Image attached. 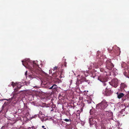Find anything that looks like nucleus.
I'll return each mask as SVG.
<instances>
[{
  "instance_id": "obj_26",
  "label": "nucleus",
  "mask_w": 129,
  "mask_h": 129,
  "mask_svg": "<svg viewBox=\"0 0 129 129\" xmlns=\"http://www.w3.org/2000/svg\"><path fill=\"white\" fill-rule=\"evenodd\" d=\"M44 127H45V126H44L43 125V126H42V127L43 128H44Z\"/></svg>"
},
{
  "instance_id": "obj_16",
  "label": "nucleus",
  "mask_w": 129,
  "mask_h": 129,
  "mask_svg": "<svg viewBox=\"0 0 129 129\" xmlns=\"http://www.w3.org/2000/svg\"><path fill=\"white\" fill-rule=\"evenodd\" d=\"M86 78L83 76H81L80 79V82L81 83L85 81Z\"/></svg>"
},
{
  "instance_id": "obj_9",
  "label": "nucleus",
  "mask_w": 129,
  "mask_h": 129,
  "mask_svg": "<svg viewBox=\"0 0 129 129\" xmlns=\"http://www.w3.org/2000/svg\"><path fill=\"white\" fill-rule=\"evenodd\" d=\"M95 119V118H91L89 119V123L90 126L93 125L95 124L96 121Z\"/></svg>"
},
{
  "instance_id": "obj_27",
  "label": "nucleus",
  "mask_w": 129,
  "mask_h": 129,
  "mask_svg": "<svg viewBox=\"0 0 129 129\" xmlns=\"http://www.w3.org/2000/svg\"><path fill=\"white\" fill-rule=\"evenodd\" d=\"M6 99H1V100H0V101H3V100H6Z\"/></svg>"
},
{
  "instance_id": "obj_1",
  "label": "nucleus",
  "mask_w": 129,
  "mask_h": 129,
  "mask_svg": "<svg viewBox=\"0 0 129 129\" xmlns=\"http://www.w3.org/2000/svg\"><path fill=\"white\" fill-rule=\"evenodd\" d=\"M23 65L26 68H28L31 71L35 72V71L38 67L39 65L37 63V61H34L33 63H31V66L29 65V62H27L26 61H24L23 60L22 61Z\"/></svg>"
},
{
  "instance_id": "obj_23",
  "label": "nucleus",
  "mask_w": 129,
  "mask_h": 129,
  "mask_svg": "<svg viewBox=\"0 0 129 129\" xmlns=\"http://www.w3.org/2000/svg\"><path fill=\"white\" fill-rule=\"evenodd\" d=\"M57 67H54V68H53V69H53V70H56V69H57Z\"/></svg>"
},
{
  "instance_id": "obj_11",
  "label": "nucleus",
  "mask_w": 129,
  "mask_h": 129,
  "mask_svg": "<svg viewBox=\"0 0 129 129\" xmlns=\"http://www.w3.org/2000/svg\"><path fill=\"white\" fill-rule=\"evenodd\" d=\"M117 95V97L119 99H120L124 96V94L122 93L117 92L116 93Z\"/></svg>"
},
{
  "instance_id": "obj_13",
  "label": "nucleus",
  "mask_w": 129,
  "mask_h": 129,
  "mask_svg": "<svg viewBox=\"0 0 129 129\" xmlns=\"http://www.w3.org/2000/svg\"><path fill=\"white\" fill-rule=\"evenodd\" d=\"M57 88L58 87L57 85L55 84H54L51 87L49 88V89H53L55 91V90H56L57 89Z\"/></svg>"
},
{
  "instance_id": "obj_12",
  "label": "nucleus",
  "mask_w": 129,
  "mask_h": 129,
  "mask_svg": "<svg viewBox=\"0 0 129 129\" xmlns=\"http://www.w3.org/2000/svg\"><path fill=\"white\" fill-rule=\"evenodd\" d=\"M121 66L122 67L124 68V70H125L128 68L127 66L126 63L124 62H122Z\"/></svg>"
},
{
  "instance_id": "obj_10",
  "label": "nucleus",
  "mask_w": 129,
  "mask_h": 129,
  "mask_svg": "<svg viewBox=\"0 0 129 129\" xmlns=\"http://www.w3.org/2000/svg\"><path fill=\"white\" fill-rule=\"evenodd\" d=\"M123 73L124 76L128 78H129V68H128Z\"/></svg>"
},
{
  "instance_id": "obj_17",
  "label": "nucleus",
  "mask_w": 129,
  "mask_h": 129,
  "mask_svg": "<svg viewBox=\"0 0 129 129\" xmlns=\"http://www.w3.org/2000/svg\"><path fill=\"white\" fill-rule=\"evenodd\" d=\"M84 101L86 103L90 104L91 103V101L90 100H85Z\"/></svg>"
},
{
  "instance_id": "obj_5",
  "label": "nucleus",
  "mask_w": 129,
  "mask_h": 129,
  "mask_svg": "<svg viewBox=\"0 0 129 129\" xmlns=\"http://www.w3.org/2000/svg\"><path fill=\"white\" fill-rule=\"evenodd\" d=\"M110 86H109L110 87L111 86V85L113 86L114 87H116L118 86V80L116 79H112L110 82H108Z\"/></svg>"
},
{
  "instance_id": "obj_18",
  "label": "nucleus",
  "mask_w": 129,
  "mask_h": 129,
  "mask_svg": "<svg viewBox=\"0 0 129 129\" xmlns=\"http://www.w3.org/2000/svg\"><path fill=\"white\" fill-rule=\"evenodd\" d=\"M63 120L66 122H70V124L71 123V120L70 118H69V119H63Z\"/></svg>"
},
{
  "instance_id": "obj_14",
  "label": "nucleus",
  "mask_w": 129,
  "mask_h": 129,
  "mask_svg": "<svg viewBox=\"0 0 129 129\" xmlns=\"http://www.w3.org/2000/svg\"><path fill=\"white\" fill-rule=\"evenodd\" d=\"M17 86V88L16 89H15V90L16 91H18V90L19 89H20L22 86L20 84H17V85L16 86Z\"/></svg>"
},
{
  "instance_id": "obj_28",
  "label": "nucleus",
  "mask_w": 129,
  "mask_h": 129,
  "mask_svg": "<svg viewBox=\"0 0 129 129\" xmlns=\"http://www.w3.org/2000/svg\"><path fill=\"white\" fill-rule=\"evenodd\" d=\"M44 129H46V128H44Z\"/></svg>"
},
{
  "instance_id": "obj_6",
  "label": "nucleus",
  "mask_w": 129,
  "mask_h": 129,
  "mask_svg": "<svg viewBox=\"0 0 129 129\" xmlns=\"http://www.w3.org/2000/svg\"><path fill=\"white\" fill-rule=\"evenodd\" d=\"M109 112L108 111H105L103 112L100 116L102 120H103L104 118L105 119H106L107 117L109 116Z\"/></svg>"
},
{
  "instance_id": "obj_30",
  "label": "nucleus",
  "mask_w": 129,
  "mask_h": 129,
  "mask_svg": "<svg viewBox=\"0 0 129 129\" xmlns=\"http://www.w3.org/2000/svg\"><path fill=\"white\" fill-rule=\"evenodd\" d=\"M9 86H10V85H9Z\"/></svg>"
},
{
  "instance_id": "obj_4",
  "label": "nucleus",
  "mask_w": 129,
  "mask_h": 129,
  "mask_svg": "<svg viewBox=\"0 0 129 129\" xmlns=\"http://www.w3.org/2000/svg\"><path fill=\"white\" fill-rule=\"evenodd\" d=\"M106 67L109 70H111L114 67V65L112 63L111 60H107L105 62Z\"/></svg>"
},
{
  "instance_id": "obj_21",
  "label": "nucleus",
  "mask_w": 129,
  "mask_h": 129,
  "mask_svg": "<svg viewBox=\"0 0 129 129\" xmlns=\"http://www.w3.org/2000/svg\"><path fill=\"white\" fill-rule=\"evenodd\" d=\"M85 81L86 82H87L88 84H89L90 83V81L89 80H87L86 79H85Z\"/></svg>"
},
{
  "instance_id": "obj_19",
  "label": "nucleus",
  "mask_w": 129,
  "mask_h": 129,
  "mask_svg": "<svg viewBox=\"0 0 129 129\" xmlns=\"http://www.w3.org/2000/svg\"><path fill=\"white\" fill-rule=\"evenodd\" d=\"M11 85H12L13 87H14L15 86H16L17 84V83H14L13 82H11Z\"/></svg>"
},
{
  "instance_id": "obj_15",
  "label": "nucleus",
  "mask_w": 129,
  "mask_h": 129,
  "mask_svg": "<svg viewBox=\"0 0 129 129\" xmlns=\"http://www.w3.org/2000/svg\"><path fill=\"white\" fill-rule=\"evenodd\" d=\"M127 87V86L124 83H121L120 84V88L121 89H123Z\"/></svg>"
},
{
  "instance_id": "obj_29",
  "label": "nucleus",
  "mask_w": 129,
  "mask_h": 129,
  "mask_svg": "<svg viewBox=\"0 0 129 129\" xmlns=\"http://www.w3.org/2000/svg\"><path fill=\"white\" fill-rule=\"evenodd\" d=\"M126 71V72H127V73H128L127 71Z\"/></svg>"
},
{
  "instance_id": "obj_2",
  "label": "nucleus",
  "mask_w": 129,
  "mask_h": 129,
  "mask_svg": "<svg viewBox=\"0 0 129 129\" xmlns=\"http://www.w3.org/2000/svg\"><path fill=\"white\" fill-rule=\"evenodd\" d=\"M108 106L106 100H103L101 103L97 105L96 108L97 109H100L103 110L106 108Z\"/></svg>"
},
{
  "instance_id": "obj_24",
  "label": "nucleus",
  "mask_w": 129,
  "mask_h": 129,
  "mask_svg": "<svg viewBox=\"0 0 129 129\" xmlns=\"http://www.w3.org/2000/svg\"><path fill=\"white\" fill-rule=\"evenodd\" d=\"M27 71H26L25 73V74L26 76L27 74Z\"/></svg>"
},
{
  "instance_id": "obj_8",
  "label": "nucleus",
  "mask_w": 129,
  "mask_h": 129,
  "mask_svg": "<svg viewBox=\"0 0 129 129\" xmlns=\"http://www.w3.org/2000/svg\"><path fill=\"white\" fill-rule=\"evenodd\" d=\"M52 77L50 76H48L45 78V80H46L47 82H45L44 80V82H43V84L44 85H46L48 82H50L52 80Z\"/></svg>"
},
{
  "instance_id": "obj_22",
  "label": "nucleus",
  "mask_w": 129,
  "mask_h": 129,
  "mask_svg": "<svg viewBox=\"0 0 129 129\" xmlns=\"http://www.w3.org/2000/svg\"><path fill=\"white\" fill-rule=\"evenodd\" d=\"M100 71H101L102 72H104L105 71V70H103V69H102V68H101L100 69Z\"/></svg>"
},
{
  "instance_id": "obj_7",
  "label": "nucleus",
  "mask_w": 129,
  "mask_h": 129,
  "mask_svg": "<svg viewBox=\"0 0 129 129\" xmlns=\"http://www.w3.org/2000/svg\"><path fill=\"white\" fill-rule=\"evenodd\" d=\"M107 86L106 90L104 91L105 92H103V93L106 96H109L111 94V91L110 88V87L108 85H107Z\"/></svg>"
},
{
  "instance_id": "obj_3",
  "label": "nucleus",
  "mask_w": 129,
  "mask_h": 129,
  "mask_svg": "<svg viewBox=\"0 0 129 129\" xmlns=\"http://www.w3.org/2000/svg\"><path fill=\"white\" fill-rule=\"evenodd\" d=\"M98 79L101 82H104L103 83L104 86H106L107 85L110 86L108 82H106L107 81V77L105 76L101 75L98 77Z\"/></svg>"
},
{
  "instance_id": "obj_20",
  "label": "nucleus",
  "mask_w": 129,
  "mask_h": 129,
  "mask_svg": "<svg viewBox=\"0 0 129 129\" xmlns=\"http://www.w3.org/2000/svg\"><path fill=\"white\" fill-rule=\"evenodd\" d=\"M92 64L93 65V67H95L96 68V69L99 68V67L98 66H95V65L94 64H93V63Z\"/></svg>"
},
{
  "instance_id": "obj_25",
  "label": "nucleus",
  "mask_w": 129,
  "mask_h": 129,
  "mask_svg": "<svg viewBox=\"0 0 129 129\" xmlns=\"http://www.w3.org/2000/svg\"><path fill=\"white\" fill-rule=\"evenodd\" d=\"M5 126H3L1 128V129H2L4 128H5Z\"/></svg>"
}]
</instances>
